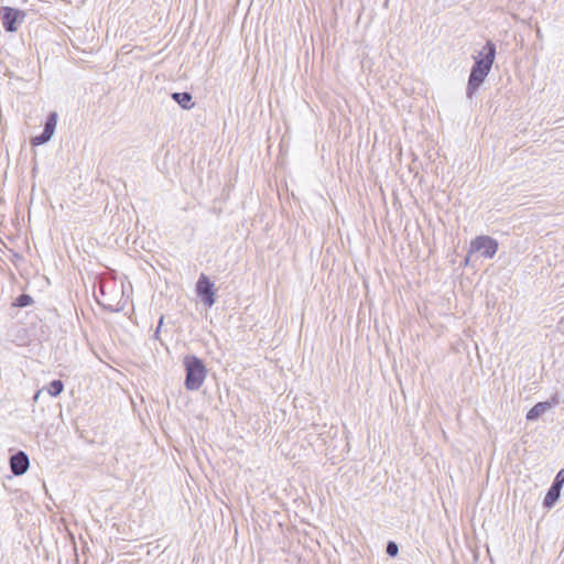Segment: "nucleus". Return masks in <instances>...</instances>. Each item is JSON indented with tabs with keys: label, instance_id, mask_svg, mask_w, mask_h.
<instances>
[{
	"label": "nucleus",
	"instance_id": "nucleus-1",
	"mask_svg": "<svg viewBox=\"0 0 564 564\" xmlns=\"http://www.w3.org/2000/svg\"><path fill=\"white\" fill-rule=\"evenodd\" d=\"M496 57V44L492 41H487L486 45L475 57L467 83L466 95L471 98L475 91L481 86L488 76Z\"/></svg>",
	"mask_w": 564,
	"mask_h": 564
},
{
	"label": "nucleus",
	"instance_id": "nucleus-2",
	"mask_svg": "<svg viewBox=\"0 0 564 564\" xmlns=\"http://www.w3.org/2000/svg\"><path fill=\"white\" fill-rule=\"evenodd\" d=\"M186 370L185 388L189 391L198 390L206 378V367L204 362L196 356H187L184 359Z\"/></svg>",
	"mask_w": 564,
	"mask_h": 564
},
{
	"label": "nucleus",
	"instance_id": "nucleus-3",
	"mask_svg": "<svg viewBox=\"0 0 564 564\" xmlns=\"http://www.w3.org/2000/svg\"><path fill=\"white\" fill-rule=\"evenodd\" d=\"M498 250V242L489 236H478L470 242V252H479L481 257L491 259Z\"/></svg>",
	"mask_w": 564,
	"mask_h": 564
},
{
	"label": "nucleus",
	"instance_id": "nucleus-4",
	"mask_svg": "<svg viewBox=\"0 0 564 564\" xmlns=\"http://www.w3.org/2000/svg\"><path fill=\"white\" fill-rule=\"evenodd\" d=\"M196 294L198 297H200L203 303L208 307H212L216 302L214 283L204 273H202L197 280Z\"/></svg>",
	"mask_w": 564,
	"mask_h": 564
},
{
	"label": "nucleus",
	"instance_id": "nucleus-5",
	"mask_svg": "<svg viewBox=\"0 0 564 564\" xmlns=\"http://www.w3.org/2000/svg\"><path fill=\"white\" fill-rule=\"evenodd\" d=\"M1 21L3 29L7 32H15L18 30L17 23L22 22L24 13L11 7H2L0 10Z\"/></svg>",
	"mask_w": 564,
	"mask_h": 564
},
{
	"label": "nucleus",
	"instance_id": "nucleus-6",
	"mask_svg": "<svg viewBox=\"0 0 564 564\" xmlns=\"http://www.w3.org/2000/svg\"><path fill=\"white\" fill-rule=\"evenodd\" d=\"M56 124H57V113L54 111L47 116L43 132L41 134L32 138V144L33 145H42V144L48 142L55 132Z\"/></svg>",
	"mask_w": 564,
	"mask_h": 564
},
{
	"label": "nucleus",
	"instance_id": "nucleus-7",
	"mask_svg": "<svg viewBox=\"0 0 564 564\" xmlns=\"http://www.w3.org/2000/svg\"><path fill=\"white\" fill-rule=\"evenodd\" d=\"M29 466V456L23 451H19L10 457V469L15 476L24 475Z\"/></svg>",
	"mask_w": 564,
	"mask_h": 564
},
{
	"label": "nucleus",
	"instance_id": "nucleus-8",
	"mask_svg": "<svg viewBox=\"0 0 564 564\" xmlns=\"http://www.w3.org/2000/svg\"><path fill=\"white\" fill-rule=\"evenodd\" d=\"M560 403L558 395L554 394L549 401L538 402L534 406H532L527 413L528 421H535L542 414H544L547 410Z\"/></svg>",
	"mask_w": 564,
	"mask_h": 564
},
{
	"label": "nucleus",
	"instance_id": "nucleus-9",
	"mask_svg": "<svg viewBox=\"0 0 564 564\" xmlns=\"http://www.w3.org/2000/svg\"><path fill=\"white\" fill-rule=\"evenodd\" d=\"M560 496L561 489L558 487L551 485L544 497L543 506L549 509L552 508L558 501Z\"/></svg>",
	"mask_w": 564,
	"mask_h": 564
},
{
	"label": "nucleus",
	"instance_id": "nucleus-10",
	"mask_svg": "<svg viewBox=\"0 0 564 564\" xmlns=\"http://www.w3.org/2000/svg\"><path fill=\"white\" fill-rule=\"evenodd\" d=\"M172 99L176 101L183 109H191L194 104L192 102V95L187 91L173 93Z\"/></svg>",
	"mask_w": 564,
	"mask_h": 564
},
{
	"label": "nucleus",
	"instance_id": "nucleus-11",
	"mask_svg": "<svg viewBox=\"0 0 564 564\" xmlns=\"http://www.w3.org/2000/svg\"><path fill=\"white\" fill-rule=\"evenodd\" d=\"M64 390V383L62 380H53L47 387V392L51 397H58Z\"/></svg>",
	"mask_w": 564,
	"mask_h": 564
},
{
	"label": "nucleus",
	"instance_id": "nucleus-12",
	"mask_svg": "<svg viewBox=\"0 0 564 564\" xmlns=\"http://www.w3.org/2000/svg\"><path fill=\"white\" fill-rule=\"evenodd\" d=\"M33 303V299L29 294H21L19 295L15 301L13 302V305L17 307H26Z\"/></svg>",
	"mask_w": 564,
	"mask_h": 564
},
{
	"label": "nucleus",
	"instance_id": "nucleus-13",
	"mask_svg": "<svg viewBox=\"0 0 564 564\" xmlns=\"http://www.w3.org/2000/svg\"><path fill=\"white\" fill-rule=\"evenodd\" d=\"M552 485L562 489L564 485V468L560 469V471L556 474Z\"/></svg>",
	"mask_w": 564,
	"mask_h": 564
},
{
	"label": "nucleus",
	"instance_id": "nucleus-14",
	"mask_svg": "<svg viewBox=\"0 0 564 564\" xmlns=\"http://www.w3.org/2000/svg\"><path fill=\"white\" fill-rule=\"evenodd\" d=\"M398 552H399V547H398V544L395 542H388L387 544V554L391 557H394L398 555Z\"/></svg>",
	"mask_w": 564,
	"mask_h": 564
},
{
	"label": "nucleus",
	"instance_id": "nucleus-15",
	"mask_svg": "<svg viewBox=\"0 0 564 564\" xmlns=\"http://www.w3.org/2000/svg\"><path fill=\"white\" fill-rule=\"evenodd\" d=\"M163 319H164V317H163V316H161V318H160V321H159V325H158L156 330H155V333H154V338H155V339H160V329H161V326H162V324H163Z\"/></svg>",
	"mask_w": 564,
	"mask_h": 564
},
{
	"label": "nucleus",
	"instance_id": "nucleus-16",
	"mask_svg": "<svg viewBox=\"0 0 564 564\" xmlns=\"http://www.w3.org/2000/svg\"><path fill=\"white\" fill-rule=\"evenodd\" d=\"M42 390H39L35 392L34 397H33V400L36 402L40 398V394H41Z\"/></svg>",
	"mask_w": 564,
	"mask_h": 564
}]
</instances>
